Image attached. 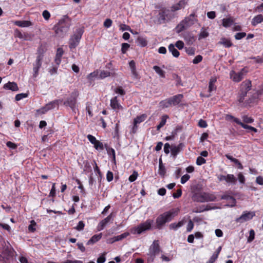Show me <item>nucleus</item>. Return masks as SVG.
Returning a JSON list of instances; mask_svg holds the SVG:
<instances>
[{
    "instance_id": "b1692460",
    "label": "nucleus",
    "mask_w": 263,
    "mask_h": 263,
    "mask_svg": "<svg viewBox=\"0 0 263 263\" xmlns=\"http://www.w3.org/2000/svg\"><path fill=\"white\" fill-rule=\"evenodd\" d=\"M184 223V221L183 220H181L178 223H171L169 226V228L171 230H173L174 231H176L179 228L181 227Z\"/></svg>"
},
{
    "instance_id": "603ef678",
    "label": "nucleus",
    "mask_w": 263,
    "mask_h": 263,
    "mask_svg": "<svg viewBox=\"0 0 263 263\" xmlns=\"http://www.w3.org/2000/svg\"><path fill=\"white\" fill-rule=\"evenodd\" d=\"M206 162V160L204 158L202 157H198L196 159V164L198 165H201L204 164Z\"/></svg>"
},
{
    "instance_id": "423d86ee",
    "label": "nucleus",
    "mask_w": 263,
    "mask_h": 263,
    "mask_svg": "<svg viewBox=\"0 0 263 263\" xmlns=\"http://www.w3.org/2000/svg\"><path fill=\"white\" fill-rule=\"evenodd\" d=\"M192 198L194 201L205 202L215 201L216 196L213 194L201 192L195 193Z\"/></svg>"
},
{
    "instance_id": "4468645a",
    "label": "nucleus",
    "mask_w": 263,
    "mask_h": 263,
    "mask_svg": "<svg viewBox=\"0 0 263 263\" xmlns=\"http://www.w3.org/2000/svg\"><path fill=\"white\" fill-rule=\"evenodd\" d=\"M183 97V95L179 94L174 96L173 97H171L168 99L170 100L172 106H176L181 101V100L182 99Z\"/></svg>"
},
{
    "instance_id": "6e6d98bb",
    "label": "nucleus",
    "mask_w": 263,
    "mask_h": 263,
    "mask_svg": "<svg viewBox=\"0 0 263 263\" xmlns=\"http://www.w3.org/2000/svg\"><path fill=\"white\" fill-rule=\"evenodd\" d=\"M246 35V33L245 32H239L237 33L235 35V38L236 40H241L243 37H244Z\"/></svg>"
},
{
    "instance_id": "de8ad7c7",
    "label": "nucleus",
    "mask_w": 263,
    "mask_h": 263,
    "mask_svg": "<svg viewBox=\"0 0 263 263\" xmlns=\"http://www.w3.org/2000/svg\"><path fill=\"white\" fill-rule=\"evenodd\" d=\"M28 97V93H21L16 95L15 100L16 101H20L23 98H25Z\"/></svg>"
},
{
    "instance_id": "f3484780",
    "label": "nucleus",
    "mask_w": 263,
    "mask_h": 263,
    "mask_svg": "<svg viewBox=\"0 0 263 263\" xmlns=\"http://www.w3.org/2000/svg\"><path fill=\"white\" fill-rule=\"evenodd\" d=\"M183 146L182 143H180L177 146H172L171 149L172 155L175 158L182 150Z\"/></svg>"
},
{
    "instance_id": "f257e3e1",
    "label": "nucleus",
    "mask_w": 263,
    "mask_h": 263,
    "mask_svg": "<svg viewBox=\"0 0 263 263\" xmlns=\"http://www.w3.org/2000/svg\"><path fill=\"white\" fill-rule=\"evenodd\" d=\"M71 25V18L67 15H64L54 26L56 35L59 37H64L67 34Z\"/></svg>"
},
{
    "instance_id": "9b49d317",
    "label": "nucleus",
    "mask_w": 263,
    "mask_h": 263,
    "mask_svg": "<svg viewBox=\"0 0 263 263\" xmlns=\"http://www.w3.org/2000/svg\"><path fill=\"white\" fill-rule=\"evenodd\" d=\"M255 215V214L254 212L245 211L239 217L236 218L235 221L237 222L243 223L252 219Z\"/></svg>"
},
{
    "instance_id": "79ce46f5",
    "label": "nucleus",
    "mask_w": 263,
    "mask_h": 263,
    "mask_svg": "<svg viewBox=\"0 0 263 263\" xmlns=\"http://www.w3.org/2000/svg\"><path fill=\"white\" fill-rule=\"evenodd\" d=\"M247 92L248 91L247 90H243L241 89V92L239 94V98L238 99L239 102H242L243 101L245 97L246 96Z\"/></svg>"
},
{
    "instance_id": "774afa93",
    "label": "nucleus",
    "mask_w": 263,
    "mask_h": 263,
    "mask_svg": "<svg viewBox=\"0 0 263 263\" xmlns=\"http://www.w3.org/2000/svg\"><path fill=\"white\" fill-rule=\"evenodd\" d=\"M218 256L217 255V254L213 253V254L211 257V258H210V260H209V261L207 262L206 263H213L217 259Z\"/></svg>"
},
{
    "instance_id": "1a4fd4ad",
    "label": "nucleus",
    "mask_w": 263,
    "mask_h": 263,
    "mask_svg": "<svg viewBox=\"0 0 263 263\" xmlns=\"http://www.w3.org/2000/svg\"><path fill=\"white\" fill-rule=\"evenodd\" d=\"M83 31L82 29H77L76 33L70 37L69 40V48H75L79 44Z\"/></svg>"
},
{
    "instance_id": "4be33fe9",
    "label": "nucleus",
    "mask_w": 263,
    "mask_h": 263,
    "mask_svg": "<svg viewBox=\"0 0 263 263\" xmlns=\"http://www.w3.org/2000/svg\"><path fill=\"white\" fill-rule=\"evenodd\" d=\"M45 52L44 49L42 46L39 47L36 52L37 57L36 60L42 62Z\"/></svg>"
},
{
    "instance_id": "6ab92c4d",
    "label": "nucleus",
    "mask_w": 263,
    "mask_h": 263,
    "mask_svg": "<svg viewBox=\"0 0 263 263\" xmlns=\"http://www.w3.org/2000/svg\"><path fill=\"white\" fill-rule=\"evenodd\" d=\"M62 102V100H55L53 101H51L46 104V106L47 108V110H50L54 109L56 107L59 106L60 103Z\"/></svg>"
},
{
    "instance_id": "ea45409f",
    "label": "nucleus",
    "mask_w": 263,
    "mask_h": 263,
    "mask_svg": "<svg viewBox=\"0 0 263 263\" xmlns=\"http://www.w3.org/2000/svg\"><path fill=\"white\" fill-rule=\"evenodd\" d=\"M233 21L230 18H223L222 20V25L225 27H228L232 24Z\"/></svg>"
},
{
    "instance_id": "bb28decb",
    "label": "nucleus",
    "mask_w": 263,
    "mask_h": 263,
    "mask_svg": "<svg viewBox=\"0 0 263 263\" xmlns=\"http://www.w3.org/2000/svg\"><path fill=\"white\" fill-rule=\"evenodd\" d=\"M251 87V82L249 80L243 82L241 85V89L248 91Z\"/></svg>"
},
{
    "instance_id": "2eb2a0df",
    "label": "nucleus",
    "mask_w": 263,
    "mask_h": 263,
    "mask_svg": "<svg viewBox=\"0 0 263 263\" xmlns=\"http://www.w3.org/2000/svg\"><path fill=\"white\" fill-rule=\"evenodd\" d=\"M187 0H181L177 4L173 5L171 7V10L172 11H175L183 8L187 4Z\"/></svg>"
},
{
    "instance_id": "e2e57ef3",
    "label": "nucleus",
    "mask_w": 263,
    "mask_h": 263,
    "mask_svg": "<svg viewBox=\"0 0 263 263\" xmlns=\"http://www.w3.org/2000/svg\"><path fill=\"white\" fill-rule=\"evenodd\" d=\"M175 46L178 49L181 50L184 47V43L181 41H178L176 42Z\"/></svg>"
},
{
    "instance_id": "c9c22d12",
    "label": "nucleus",
    "mask_w": 263,
    "mask_h": 263,
    "mask_svg": "<svg viewBox=\"0 0 263 263\" xmlns=\"http://www.w3.org/2000/svg\"><path fill=\"white\" fill-rule=\"evenodd\" d=\"M153 69L155 71V72L159 74L161 77L164 78L165 77V71L162 70L160 67L158 66H154L153 67Z\"/></svg>"
},
{
    "instance_id": "4d7b16f0",
    "label": "nucleus",
    "mask_w": 263,
    "mask_h": 263,
    "mask_svg": "<svg viewBox=\"0 0 263 263\" xmlns=\"http://www.w3.org/2000/svg\"><path fill=\"white\" fill-rule=\"evenodd\" d=\"M202 60V57L200 55L196 56L193 60V63L194 64H197L200 63Z\"/></svg>"
},
{
    "instance_id": "c03bdc74",
    "label": "nucleus",
    "mask_w": 263,
    "mask_h": 263,
    "mask_svg": "<svg viewBox=\"0 0 263 263\" xmlns=\"http://www.w3.org/2000/svg\"><path fill=\"white\" fill-rule=\"evenodd\" d=\"M255 238V232L253 230H251L249 232V236L248 238L247 241L248 242H252Z\"/></svg>"
},
{
    "instance_id": "a211bd4d",
    "label": "nucleus",
    "mask_w": 263,
    "mask_h": 263,
    "mask_svg": "<svg viewBox=\"0 0 263 263\" xmlns=\"http://www.w3.org/2000/svg\"><path fill=\"white\" fill-rule=\"evenodd\" d=\"M4 88L7 90H10L13 91H16L18 90L17 85L15 82H9L5 84L4 86Z\"/></svg>"
},
{
    "instance_id": "8fccbe9b",
    "label": "nucleus",
    "mask_w": 263,
    "mask_h": 263,
    "mask_svg": "<svg viewBox=\"0 0 263 263\" xmlns=\"http://www.w3.org/2000/svg\"><path fill=\"white\" fill-rule=\"evenodd\" d=\"M114 91L116 93H118L121 96H124L125 94V91L121 86L116 88Z\"/></svg>"
},
{
    "instance_id": "a878e982",
    "label": "nucleus",
    "mask_w": 263,
    "mask_h": 263,
    "mask_svg": "<svg viewBox=\"0 0 263 263\" xmlns=\"http://www.w3.org/2000/svg\"><path fill=\"white\" fill-rule=\"evenodd\" d=\"M147 116L145 114H142L140 116H137L136 118L134 119V124L138 125L140 123L145 121L146 119Z\"/></svg>"
},
{
    "instance_id": "dca6fc26",
    "label": "nucleus",
    "mask_w": 263,
    "mask_h": 263,
    "mask_svg": "<svg viewBox=\"0 0 263 263\" xmlns=\"http://www.w3.org/2000/svg\"><path fill=\"white\" fill-rule=\"evenodd\" d=\"M113 214L110 213L107 217H106L105 219L102 220L100 223H99V230H102L106 226V225L111 220H112L113 218Z\"/></svg>"
},
{
    "instance_id": "20e7f679",
    "label": "nucleus",
    "mask_w": 263,
    "mask_h": 263,
    "mask_svg": "<svg viewBox=\"0 0 263 263\" xmlns=\"http://www.w3.org/2000/svg\"><path fill=\"white\" fill-rule=\"evenodd\" d=\"M175 212L170 211L160 215L156 220V228L159 230L161 229L166 222L172 220Z\"/></svg>"
},
{
    "instance_id": "7c9ffc66",
    "label": "nucleus",
    "mask_w": 263,
    "mask_h": 263,
    "mask_svg": "<svg viewBox=\"0 0 263 263\" xmlns=\"http://www.w3.org/2000/svg\"><path fill=\"white\" fill-rule=\"evenodd\" d=\"M218 43L223 45L226 47H230L232 46V43L230 40L226 38H221Z\"/></svg>"
},
{
    "instance_id": "393cba45",
    "label": "nucleus",
    "mask_w": 263,
    "mask_h": 263,
    "mask_svg": "<svg viewBox=\"0 0 263 263\" xmlns=\"http://www.w3.org/2000/svg\"><path fill=\"white\" fill-rule=\"evenodd\" d=\"M102 237V234H98L93 235L87 242V245H92L99 241Z\"/></svg>"
},
{
    "instance_id": "39448f33",
    "label": "nucleus",
    "mask_w": 263,
    "mask_h": 263,
    "mask_svg": "<svg viewBox=\"0 0 263 263\" xmlns=\"http://www.w3.org/2000/svg\"><path fill=\"white\" fill-rule=\"evenodd\" d=\"M79 93L78 90H74L67 98L66 100L64 102V105L66 106H69L73 112H76L78 110V104L77 103V98Z\"/></svg>"
},
{
    "instance_id": "680f3d73",
    "label": "nucleus",
    "mask_w": 263,
    "mask_h": 263,
    "mask_svg": "<svg viewBox=\"0 0 263 263\" xmlns=\"http://www.w3.org/2000/svg\"><path fill=\"white\" fill-rule=\"evenodd\" d=\"M114 175L110 171H108L106 174V179L108 182H110L113 180Z\"/></svg>"
},
{
    "instance_id": "69168bd1",
    "label": "nucleus",
    "mask_w": 263,
    "mask_h": 263,
    "mask_svg": "<svg viewBox=\"0 0 263 263\" xmlns=\"http://www.w3.org/2000/svg\"><path fill=\"white\" fill-rule=\"evenodd\" d=\"M170 149H171V146L168 143H166L164 144V152L166 154H168L170 152Z\"/></svg>"
},
{
    "instance_id": "6e6552de",
    "label": "nucleus",
    "mask_w": 263,
    "mask_h": 263,
    "mask_svg": "<svg viewBox=\"0 0 263 263\" xmlns=\"http://www.w3.org/2000/svg\"><path fill=\"white\" fill-rule=\"evenodd\" d=\"M161 252L160 246L158 240H154L153 243L151 245L147 253V262L151 263L153 262L155 256L159 254Z\"/></svg>"
},
{
    "instance_id": "412c9836",
    "label": "nucleus",
    "mask_w": 263,
    "mask_h": 263,
    "mask_svg": "<svg viewBox=\"0 0 263 263\" xmlns=\"http://www.w3.org/2000/svg\"><path fill=\"white\" fill-rule=\"evenodd\" d=\"M263 22V15L258 14L253 17L251 22V24L253 26H256L257 24Z\"/></svg>"
},
{
    "instance_id": "ddd939ff",
    "label": "nucleus",
    "mask_w": 263,
    "mask_h": 263,
    "mask_svg": "<svg viewBox=\"0 0 263 263\" xmlns=\"http://www.w3.org/2000/svg\"><path fill=\"white\" fill-rule=\"evenodd\" d=\"M110 106L117 112L122 110L124 109L123 106L119 103L117 96L112 98L110 100Z\"/></svg>"
},
{
    "instance_id": "a19ab883",
    "label": "nucleus",
    "mask_w": 263,
    "mask_h": 263,
    "mask_svg": "<svg viewBox=\"0 0 263 263\" xmlns=\"http://www.w3.org/2000/svg\"><path fill=\"white\" fill-rule=\"evenodd\" d=\"M93 145L95 148L97 150H103L104 148L103 143L98 140H97L96 142H95V144H93Z\"/></svg>"
},
{
    "instance_id": "f8f14e48",
    "label": "nucleus",
    "mask_w": 263,
    "mask_h": 263,
    "mask_svg": "<svg viewBox=\"0 0 263 263\" xmlns=\"http://www.w3.org/2000/svg\"><path fill=\"white\" fill-rule=\"evenodd\" d=\"M169 13L170 11L167 9L161 10L157 15L158 23L160 24L164 23L166 19L168 18Z\"/></svg>"
},
{
    "instance_id": "a18cd8bd",
    "label": "nucleus",
    "mask_w": 263,
    "mask_h": 263,
    "mask_svg": "<svg viewBox=\"0 0 263 263\" xmlns=\"http://www.w3.org/2000/svg\"><path fill=\"white\" fill-rule=\"evenodd\" d=\"M106 254V252H104L102 254V255L98 258L97 260V263H103L106 260L105 255Z\"/></svg>"
},
{
    "instance_id": "09e8293b",
    "label": "nucleus",
    "mask_w": 263,
    "mask_h": 263,
    "mask_svg": "<svg viewBox=\"0 0 263 263\" xmlns=\"http://www.w3.org/2000/svg\"><path fill=\"white\" fill-rule=\"evenodd\" d=\"M242 118L243 122L246 123H251L254 121V120L253 118H252L251 117H248L247 116H246V115L243 116Z\"/></svg>"
},
{
    "instance_id": "9d476101",
    "label": "nucleus",
    "mask_w": 263,
    "mask_h": 263,
    "mask_svg": "<svg viewBox=\"0 0 263 263\" xmlns=\"http://www.w3.org/2000/svg\"><path fill=\"white\" fill-rule=\"evenodd\" d=\"M247 72L248 71L245 68H242L238 72L232 70L230 71V77L234 82H239L243 79Z\"/></svg>"
},
{
    "instance_id": "58836bf2",
    "label": "nucleus",
    "mask_w": 263,
    "mask_h": 263,
    "mask_svg": "<svg viewBox=\"0 0 263 263\" xmlns=\"http://www.w3.org/2000/svg\"><path fill=\"white\" fill-rule=\"evenodd\" d=\"M48 111H49V110H47V108L46 106L45 105L44 106L42 107V108H41L39 109H37L36 110V115H42V114H45Z\"/></svg>"
},
{
    "instance_id": "473e14b6",
    "label": "nucleus",
    "mask_w": 263,
    "mask_h": 263,
    "mask_svg": "<svg viewBox=\"0 0 263 263\" xmlns=\"http://www.w3.org/2000/svg\"><path fill=\"white\" fill-rule=\"evenodd\" d=\"M216 82V79L215 78L211 79L209 82V92H211L212 91L215 90L216 87L215 85V83Z\"/></svg>"
},
{
    "instance_id": "3c124183",
    "label": "nucleus",
    "mask_w": 263,
    "mask_h": 263,
    "mask_svg": "<svg viewBox=\"0 0 263 263\" xmlns=\"http://www.w3.org/2000/svg\"><path fill=\"white\" fill-rule=\"evenodd\" d=\"M130 45L128 43H123L122 44L121 51L122 53H125L128 49L129 48Z\"/></svg>"
},
{
    "instance_id": "f704fd0d",
    "label": "nucleus",
    "mask_w": 263,
    "mask_h": 263,
    "mask_svg": "<svg viewBox=\"0 0 263 263\" xmlns=\"http://www.w3.org/2000/svg\"><path fill=\"white\" fill-rule=\"evenodd\" d=\"M168 118V116L164 115L162 117L160 123L157 126V130H159L166 123V119Z\"/></svg>"
},
{
    "instance_id": "72a5a7b5",
    "label": "nucleus",
    "mask_w": 263,
    "mask_h": 263,
    "mask_svg": "<svg viewBox=\"0 0 263 263\" xmlns=\"http://www.w3.org/2000/svg\"><path fill=\"white\" fill-rule=\"evenodd\" d=\"M159 106L162 108H165L172 106V105L171 104L169 99H167L161 101L159 103Z\"/></svg>"
},
{
    "instance_id": "bf43d9fd",
    "label": "nucleus",
    "mask_w": 263,
    "mask_h": 263,
    "mask_svg": "<svg viewBox=\"0 0 263 263\" xmlns=\"http://www.w3.org/2000/svg\"><path fill=\"white\" fill-rule=\"evenodd\" d=\"M159 173L161 176H164L165 174V168L163 165H159Z\"/></svg>"
},
{
    "instance_id": "5701e85b",
    "label": "nucleus",
    "mask_w": 263,
    "mask_h": 263,
    "mask_svg": "<svg viewBox=\"0 0 263 263\" xmlns=\"http://www.w3.org/2000/svg\"><path fill=\"white\" fill-rule=\"evenodd\" d=\"M14 24L21 27H29L32 25L31 23L28 21H16Z\"/></svg>"
},
{
    "instance_id": "4c0bfd02",
    "label": "nucleus",
    "mask_w": 263,
    "mask_h": 263,
    "mask_svg": "<svg viewBox=\"0 0 263 263\" xmlns=\"http://www.w3.org/2000/svg\"><path fill=\"white\" fill-rule=\"evenodd\" d=\"M209 35V32L206 31V30L204 28H202L199 34V40L208 37Z\"/></svg>"
},
{
    "instance_id": "aec40b11",
    "label": "nucleus",
    "mask_w": 263,
    "mask_h": 263,
    "mask_svg": "<svg viewBox=\"0 0 263 263\" xmlns=\"http://www.w3.org/2000/svg\"><path fill=\"white\" fill-rule=\"evenodd\" d=\"M42 62L36 60L35 63L33 64V71L34 72L33 76L34 77H36L38 74V72L42 66Z\"/></svg>"
},
{
    "instance_id": "0e129e2a",
    "label": "nucleus",
    "mask_w": 263,
    "mask_h": 263,
    "mask_svg": "<svg viewBox=\"0 0 263 263\" xmlns=\"http://www.w3.org/2000/svg\"><path fill=\"white\" fill-rule=\"evenodd\" d=\"M87 138L90 142L92 144H95V143L97 141L96 138L91 135H88Z\"/></svg>"
},
{
    "instance_id": "c756f323",
    "label": "nucleus",
    "mask_w": 263,
    "mask_h": 263,
    "mask_svg": "<svg viewBox=\"0 0 263 263\" xmlns=\"http://www.w3.org/2000/svg\"><path fill=\"white\" fill-rule=\"evenodd\" d=\"M129 235V233L128 232H125L121 235L115 236L112 238V241H111V242L121 240L127 237Z\"/></svg>"
},
{
    "instance_id": "e433bc0d",
    "label": "nucleus",
    "mask_w": 263,
    "mask_h": 263,
    "mask_svg": "<svg viewBox=\"0 0 263 263\" xmlns=\"http://www.w3.org/2000/svg\"><path fill=\"white\" fill-rule=\"evenodd\" d=\"M110 76V72L108 71L101 70L99 74L98 79H103Z\"/></svg>"
},
{
    "instance_id": "c85d7f7f",
    "label": "nucleus",
    "mask_w": 263,
    "mask_h": 263,
    "mask_svg": "<svg viewBox=\"0 0 263 263\" xmlns=\"http://www.w3.org/2000/svg\"><path fill=\"white\" fill-rule=\"evenodd\" d=\"M168 50L174 57L177 58L179 56V52L175 48V46L173 44H171L168 46Z\"/></svg>"
},
{
    "instance_id": "49530a36",
    "label": "nucleus",
    "mask_w": 263,
    "mask_h": 263,
    "mask_svg": "<svg viewBox=\"0 0 263 263\" xmlns=\"http://www.w3.org/2000/svg\"><path fill=\"white\" fill-rule=\"evenodd\" d=\"M99 76V71H95L93 72H91L89 73L88 76L87 78L89 80H92L93 78H97L98 79Z\"/></svg>"
},
{
    "instance_id": "7ed1b4c3",
    "label": "nucleus",
    "mask_w": 263,
    "mask_h": 263,
    "mask_svg": "<svg viewBox=\"0 0 263 263\" xmlns=\"http://www.w3.org/2000/svg\"><path fill=\"white\" fill-rule=\"evenodd\" d=\"M14 250L9 242H5L3 250L0 255V260L5 263H10L13 259Z\"/></svg>"
},
{
    "instance_id": "cd10ccee",
    "label": "nucleus",
    "mask_w": 263,
    "mask_h": 263,
    "mask_svg": "<svg viewBox=\"0 0 263 263\" xmlns=\"http://www.w3.org/2000/svg\"><path fill=\"white\" fill-rule=\"evenodd\" d=\"M221 198L222 199L230 200V203H231V205H230L231 207L235 206L236 203V200L233 197L229 195H223L221 196Z\"/></svg>"
},
{
    "instance_id": "2f4dec72",
    "label": "nucleus",
    "mask_w": 263,
    "mask_h": 263,
    "mask_svg": "<svg viewBox=\"0 0 263 263\" xmlns=\"http://www.w3.org/2000/svg\"><path fill=\"white\" fill-rule=\"evenodd\" d=\"M227 183L235 184L237 181L235 177L232 174H228L226 176V180Z\"/></svg>"
},
{
    "instance_id": "5fc2aeb1",
    "label": "nucleus",
    "mask_w": 263,
    "mask_h": 263,
    "mask_svg": "<svg viewBox=\"0 0 263 263\" xmlns=\"http://www.w3.org/2000/svg\"><path fill=\"white\" fill-rule=\"evenodd\" d=\"M84 226H85V224L83 222V221H80L79 222L78 225L75 228V229L79 231H82V230H83Z\"/></svg>"
},
{
    "instance_id": "37998d69",
    "label": "nucleus",
    "mask_w": 263,
    "mask_h": 263,
    "mask_svg": "<svg viewBox=\"0 0 263 263\" xmlns=\"http://www.w3.org/2000/svg\"><path fill=\"white\" fill-rule=\"evenodd\" d=\"M138 176V173L136 171H134L133 174L131 175L128 178L129 181L130 182H134V181H135L137 179Z\"/></svg>"
},
{
    "instance_id": "864d4df0",
    "label": "nucleus",
    "mask_w": 263,
    "mask_h": 263,
    "mask_svg": "<svg viewBox=\"0 0 263 263\" xmlns=\"http://www.w3.org/2000/svg\"><path fill=\"white\" fill-rule=\"evenodd\" d=\"M36 225V223L34 220L31 221V224L28 227V230L29 232H33L35 230V226Z\"/></svg>"
},
{
    "instance_id": "0eeeda50",
    "label": "nucleus",
    "mask_w": 263,
    "mask_h": 263,
    "mask_svg": "<svg viewBox=\"0 0 263 263\" xmlns=\"http://www.w3.org/2000/svg\"><path fill=\"white\" fill-rule=\"evenodd\" d=\"M153 220L147 219L144 222L141 223L137 227L130 229V233L133 234L140 235L143 232L149 230L151 229Z\"/></svg>"
},
{
    "instance_id": "13d9d810",
    "label": "nucleus",
    "mask_w": 263,
    "mask_h": 263,
    "mask_svg": "<svg viewBox=\"0 0 263 263\" xmlns=\"http://www.w3.org/2000/svg\"><path fill=\"white\" fill-rule=\"evenodd\" d=\"M190 178V176L188 174L183 175L181 178V183L182 184H184L187 180H189Z\"/></svg>"
},
{
    "instance_id": "f03ea898",
    "label": "nucleus",
    "mask_w": 263,
    "mask_h": 263,
    "mask_svg": "<svg viewBox=\"0 0 263 263\" xmlns=\"http://www.w3.org/2000/svg\"><path fill=\"white\" fill-rule=\"evenodd\" d=\"M197 21L195 14L193 13L185 17L176 27V31L179 33L194 25Z\"/></svg>"
},
{
    "instance_id": "338daca9",
    "label": "nucleus",
    "mask_w": 263,
    "mask_h": 263,
    "mask_svg": "<svg viewBox=\"0 0 263 263\" xmlns=\"http://www.w3.org/2000/svg\"><path fill=\"white\" fill-rule=\"evenodd\" d=\"M111 24L112 21L109 18L106 19L104 22V26L106 28L110 27L111 26Z\"/></svg>"
},
{
    "instance_id": "052dcab7",
    "label": "nucleus",
    "mask_w": 263,
    "mask_h": 263,
    "mask_svg": "<svg viewBox=\"0 0 263 263\" xmlns=\"http://www.w3.org/2000/svg\"><path fill=\"white\" fill-rule=\"evenodd\" d=\"M198 126L202 128H205L208 126V124L205 120L200 119L198 122Z\"/></svg>"
}]
</instances>
